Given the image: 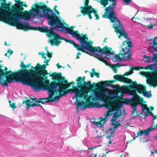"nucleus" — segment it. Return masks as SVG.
<instances>
[{"mask_svg": "<svg viewBox=\"0 0 157 157\" xmlns=\"http://www.w3.org/2000/svg\"><path fill=\"white\" fill-rule=\"evenodd\" d=\"M40 9L37 10H32L30 12H25L24 15L21 16L17 13H13L12 11L9 12L5 10L3 13H5L7 17L2 16L1 18L5 22L11 23L15 25L20 29H28L38 30L41 32H46L47 36L50 39L49 42L52 45L58 46L60 43L59 40H63V38L56 33L53 29L47 27H34L31 26L28 23L29 21L33 20L35 17L39 18H46L48 20V23L54 29H56L58 25L61 22L58 18L56 14L52 10H46L43 6H41Z\"/></svg>", "mask_w": 157, "mask_h": 157, "instance_id": "nucleus-1", "label": "nucleus"}, {"mask_svg": "<svg viewBox=\"0 0 157 157\" xmlns=\"http://www.w3.org/2000/svg\"><path fill=\"white\" fill-rule=\"evenodd\" d=\"M60 23L57 28L54 30L70 34L73 38L79 40L80 46L77 45L72 40H67V41L73 44L78 50L85 52V51L83 49H84L98 56V59L104 63L106 65L113 67L115 65L109 64V63L111 62L110 60L113 62H120L122 61H128L131 59L130 53L132 44L131 42L128 38L127 41L123 42V46H121L122 50L121 51L119 54L115 55L113 53L111 52L110 48L107 46L104 47L102 50L98 47H93L76 32L66 27L62 22Z\"/></svg>", "mask_w": 157, "mask_h": 157, "instance_id": "nucleus-2", "label": "nucleus"}, {"mask_svg": "<svg viewBox=\"0 0 157 157\" xmlns=\"http://www.w3.org/2000/svg\"><path fill=\"white\" fill-rule=\"evenodd\" d=\"M123 105V103L118 99L114 100L113 104L110 106L107 104L103 105L102 106L108 110L104 113L105 117L104 119L100 118L98 122L94 121L92 123L97 128L102 129L103 132H105L108 138L112 136L115 131L122 128L121 122L118 118L121 115V110L124 111Z\"/></svg>", "mask_w": 157, "mask_h": 157, "instance_id": "nucleus-3", "label": "nucleus"}, {"mask_svg": "<svg viewBox=\"0 0 157 157\" xmlns=\"http://www.w3.org/2000/svg\"><path fill=\"white\" fill-rule=\"evenodd\" d=\"M73 89H69L68 92L71 94H74L75 97L73 99L75 98L76 101V107L77 110L80 109L84 110L87 108L83 101L81 100L78 101V98H80L85 100V102L87 104H90V107L99 108L101 107V105L98 102H95L96 101H105L106 99L112 100L116 98L121 99V96H118L117 94H112L107 96L105 93L102 90L95 91L91 93L86 90H81L77 88H74V86H72Z\"/></svg>", "mask_w": 157, "mask_h": 157, "instance_id": "nucleus-4", "label": "nucleus"}, {"mask_svg": "<svg viewBox=\"0 0 157 157\" xmlns=\"http://www.w3.org/2000/svg\"><path fill=\"white\" fill-rule=\"evenodd\" d=\"M20 77L18 78L16 82H19L22 83L24 85L29 86L32 88L36 92L43 90H47L49 98L51 99H54V92L52 90V88L56 89L57 90L58 86L57 83L54 84L53 83L49 85V81H45V85L40 80V78H43L40 77H35L33 75L31 72L28 71L26 70H23V73L20 74Z\"/></svg>", "mask_w": 157, "mask_h": 157, "instance_id": "nucleus-5", "label": "nucleus"}, {"mask_svg": "<svg viewBox=\"0 0 157 157\" xmlns=\"http://www.w3.org/2000/svg\"><path fill=\"white\" fill-rule=\"evenodd\" d=\"M98 2H100L101 4L105 7L108 4L109 0H96ZM112 2V5H110L106 8L105 10V14L102 15L104 18H109L110 22L113 23V26L117 33H118L120 35L125 38H127V35L123 29L122 25L120 22L117 18L116 15L114 12V7L116 5V0H109Z\"/></svg>", "mask_w": 157, "mask_h": 157, "instance_id": "nucleus-6", "label": "nucleus"}, {"mask_svg": "<svg viewBox=\"0 0 157 157\" xmlns=\"http://www.w3.org/2000/svg\"><path fill=\"white\" fill-rule=\"evenodd\" d=\"M145 68L157 71V65L155 63L148 65L145 67ZM141 73L147 78V82L148 84L154 87L157 86V75L145 72H141Z\"/></svg>", "mask_w": 157, "mask_h": 157, "instance_id": "nucleus-7", "label": "nucleus"}, {"mask_svg": "<svg viewBox=\"0 0 157 157\" xmlns=\"http://www.w3.org/2000/svg\"><path fill=\"white\" fill-rule=\"evenodd\" d=\"M4 71H0V84H1L3 86H8V83H11L14 82V81L16 82V81L18 80V78L20 77L21 73H23V71L19 73H13L12 74L8 76V77H3L5 78L4 79L3 78H1L2 75L4 74Z\"/></svg>", "mask_w": 157, "mask_h": 157, "instance_id": "nucleus-8", "label": "nucleus"}, {"mask_svg": "<svg viewBox=\"0 0 157 157\" xmlns=\"http://www.w3.org/2000/svg\"><path fill=\"white\" fill-rule=\"evenodd\" d=\"M89 1L86 0L84 3V7H81V11L84 15L87 14L90 19H91L92 16L95 17L96 20H98L99 18L97 14V12L92 8L90 6H88Z\"/></svg>", "mask_w": 157, "mask_h": 157, "instance_id": "nucleus-9", "label": "nucleus"}, {"mask_svg": "<svg viewBox=\"0 0 157 157\" xmlns=\"http://www.w3.org/2000/svg\"><path fill=\"white\" fill-rule=\"evenodd\" d=\"M75 83V82H73L65 84L63 83H57L58 86L57 88V90L59 91V95L58 97H54V99L51 100V101L54 102L58 101L59 99H60L62 96H65L66 94V92L65 90H66L67 88L70 87L71 85L73 84L74 85Z\"/></svg>", "mask_w": 157, "mask_h": 157, "instance_id": "nucleus-10", "label": "nucleus"}, {"mask_svg": "<svg viewBox=\"0 0 157 157\" xmlns=\"http://www.w3.org/2000/svg\"><path fill=\"white\" fill-rule=\"evenodd\" d=\"M126 94H128L132 96L133 98L132 99L133 101L134 102H142L143 101V99L140 96L137 95L135 90L123 91L121 93V100H124L127 98L125 97V95Z\"/></svg>", "mask_w": 157, "mask_h": 157, "instance_id": "nucleus-11", "label": "nucleus"}, {"mask_svg": "<svg viewBox=\"0 0 157 157\" xmlns=\"http://www.w3.org/2000/svg\"><path fill=\"white\" fill-rule=\"evenodd\" d=\"M130 87L132 88L136 89L138 93L142 94L146 98H150L151 97V93L148 91L144 92L146 90L145 88L142 85L138 84L136 82H134L132 84L130 85Z\"/></svg>", "mask_w": 157, "mask_h": 157, "instance_id": "nucleus-12", "label": "nucleus"}, {"mask_svg": "<svg viewBox=\"0 0 157 157\" xmlns=\"http://www.w3.org/2000/svg\"><path fill=\"white\" fill-rule=\"evenodd\" d=\"M46 99H44L43 98H30V99L27 101L26 106L28 108L29 107H33L37 105V104L36 103H34L33 102H41L43 104H46L47 102L46 101H45Z\"/></svg>", "mask_w": 157, "mask_h": 157, "instance_id": "nucleus-13", "label": "nucleus"}, {"mask_svg": "<svg viewBox=\"0 0 157 157\" xmlns=\"http://www.w3.org/2000/svg\"><path fill=\"white\" fill-rule=\"evenodd\" d=\"M5 10H8V11L11 12V10L10 9V6L8 4H6L5 3H3L0 6V21H2L4 22L8 23L10 24L11 23H7L5 22L2 19H1L2 16H4L5 17H7L6 15L5 14V13H3V12Z\"/></svg>", "mask_w": 157, "mask_h": 157, "instance_id": "nucleus-14", "label": "nucleus"}, {"mask_svg": "<svg viewBox=\"0 0 157 157\" xmlns=\"http://www.w3.org/2000/svg\"><path fill=\"white\" fill-rule=\"evenodd\" d=\"M141 112L140 114L144 116V117H145L149 115L152 117L153 119L152 122L156 119L155 117L153 115V114L151 112H149V109L147 105L144 104H142L141 105Z\"/></svg>", "mask_w": 157, "mask_h": 157, "instance_id": "nucleus-15", "label": "nucleus"}, {"mask_svg": "<svg viewBox=\"0 0 157 157\" xmlns=\"http://www.w3.org/2000/svg\"><path fill=\"white\" fill-rule=\"evenodd\" d=\"M155 128L154 126H151V127L147 128L145 130L140 131L139 132H137V134L138 136L143 135L145 137H146L149 135L150 132L154 130Z\"/></svg>", "mask_w": 157, "mask_h": 157, "instance_id": "nucleus-16", "label": "nucleus"}, {"mask_svg": "<svg viewBox=\"0 0 157 157\" xmlns=\"http://www.w3.org/2000/svg\"><path fill=\"white\" fill-rule=\"evenodd\" d=\"M47 48H45V50L47 51L46 54H45L44 52H39L38 54L41 56L44 59V63H47L50 60V58L52 57V56L49 53V52L47 50Z\"/></svg>", "mask_w": 157, "mask_h": 157, "instance_id": "nucleus-17", "label": "nucleus"}, {"mask_svg": "<svg viewBox=\"0 0 157 157\" xmlns=\"http://www.w3.org/2000/svg\"><path fill=\"white\" fill-rule=\"evenodd\" d=\"M114 78L118 81H122L128 83L132 82L131 80L125 78L124 76H122L119 75H117L114 76Z\"/></svg>", "mask_w": 157, "mask_h": 157, "instance_id": "nucleus-18", "label": "nucleus"}, {"mask_svg": "<svg viewBox=\"0 0 157 157\" xmlns=\"http://www.w3.org/2000/svg\"><path fill=\"white\" fill-rule=\"evenodd\" d=\"M84 78H82L81 77H78L76 79L77 84L78 87L82 88L84 87Z\"/></svg>", "mask_w": 157, "mask_h": 157, "instance_id": "nucleus-19", "label": "nucleus"}, {"mask_svg": "<svg viewBox=\"0 0 157 157\" xmlns=\"http://www.w3.org/2000/svg\"><path fill=\"white\" fill-rule=\"evenodd\" d=\"M31 68L35 70L38 71V74L40 75H42L44 76H45L46 75H47L48 74L47 71L44 70L40 69L39 70V68L38 66H37V65L35 67H31Z\"/></svg>", "mask_w": 157, "mask_h": 157, "instance_id": "nucleus-20", "label": "nucleus"}, {"mask_svg": "<svg viewBox=\"0 0 157 157\" xmlns=\"http://www.w3.org/2000/svg\"><path fill=\"white\" fill-rule=\"evenodd\" d=\"M150 25H144L142 24H140L141 25H142L144 26H145L146 28L148 29H151L152 28L153 26H155L157 24V22L154 19V18H152V19H150Z\"/></svg>", "mask_w": 157, "mask_h": 157, "instance_id": "nucleus-21", "label": "nucleus"}, {"mask_svg": "<svg viewBox=\"0 0 157 157\" xmlns=\"http://www.w3.org/2000/svg\"><path fill=\"white\" fill-rule=\"evenodd\" d=\"M147 60L145 61V62H147L150 63L151 62H153L155 60L157 61V55H155V54L152 56H149L147 58Z\"/></svg>", "mask_w": 157, "mask_h": 157, "instance_id": "nucleus-22", "label": "nucleus"}, {"mask_svg": "<svg viewBox=\"0 0 157 157\" xmlns=\"http://www.w3.org/2000/svg\"><path fill=\"white\" fill-rule=\"evenodd\" d=\"M50 76L52 77V78L53 79L59 80L62 78L60 74L56 73L50 75Z\"/></svg>", "mask_w": 157, "mask_h": 157, "instance_id": "nucleus-23", "label": "nucleus"}, {"mask_svg": "<svg viewBox=\"0 0 157 157\" xmlns=\"http://www.w3.org/2000/svg\"><path fill=\"white\" fill-rule=\"evenodd\" d=\"M156 37H155L154 39V43H151L150 44L151 46L152 47V48H153V52L154 53H156L157 54V45H156V44H155V42L156 41L155 40L156 39Z\"/></svg>", "mask_w": 157, "mask_h": 157, "instance_id": "nucleus-24", "label": "nucleus"}, {"mask_svg": "<svg viewBox=\"0 0 157 157\" xmlns=\"http://www.w3.org/2000/svg\"><path fill=\"white\" fill-rule=\"evenodd\" d=\"M132 117L133 118L139 115L138 112L136 111H132Z\"/></svg>", "mask_w": 157, "mask_h": 157, "instance_id": "nucleus-25", "label": "nucleus"}, {"mask_svg": "<svg viewBox=\"0 0 157 157\" xmlns=\"http://www.w3.org/2000/svg\"><path fill=\"white\" fill-rule=\"evenodd\" d=\"M132 111L136 110L137 105L135 103H132L131 105Z\"/></svg>", "mask_w": 157, "mask_h": 157, "instance_id": "nucleus-26", "label": "nucleus"}, {"mask_svg": "<svg viewBox=\"0 0 157 157\" xmlns=\"http://www.w3.org/2000/svg\"><path fill=\"white\" fill-rule=\"evenodd\" d=\"M83 144L84 145L86 146H88L89 145V142L88 141V140L85 138L84 139L83 141Z\"/></svg>", "mask_w": 157, "mask_h": 157, "instance_id": "nucleus-27", "label": "nucleus"}, {"mask_svg": "<svg viewBox=\"0 0 157 157\" xmlns=\"http://www.w3.org/2000/svg\"><path fill=\"white\" fill-rule=\"evenodd\" d=\"M124 5H129L132 2V0H122Z\"/></svg>", "mask_w": 157, "mask_h": 157, "instance_id": "nucleus-28", "label": "nucleus"}, {"mask_svg": "<svg viewBox=\"0 0 157 157\" xmlns=\"http://www.w3.org/2000/svg\"><path fill=\"white\" fill-rule=\"evenodd\" d=\"M37 65L39 67V70L40 69L42 70L41 69H45L46 68V66L45 64L40 65L39 63H37Z\"/></svg>", "mask_w": 157, "mask_h": 157, "instance_id": "nucleus-29", "label": "nucleus"}, {"mask_svg": "<svg viewBox=\"0 0 157 157\" xmlns=\"http://www.w3.org/2000/svg\"><path fill=\"white\" fill-rule=\"evenodd\" d=\"M116 82V81L115 80H109L108 81H105V82H103L104 83H107V82H108L109 83H113L114 82Z\"/></svg>", "mask_w": 157, "mask_h": 157, "instance_id": "nucleus-30", "label": "nucleus"}, {"mask_svg": "<svg viewBox=\"0 0 157 157\" xmlns=\"http://www.w3.org/2000/svg\"><path fill=\"white\" fill-rule=\"evenodd\" d=\"M18 3L19 4V6L20 7V6H25V5H23V2H21L20 1H18Z\"/></svg>", "mask_w": 157, "mask_h": 157, "instance_id": "nucleus-31", "label": "nucleus"}, {"mask_svg": "<svg viewBox=\"0 0 157 157\" xmlns=\"http://www.w3.org/2000/svg\"><path fill=\"white\" fill-rule=\"evenodd\" d=\"M7 53H10L9 56H10L11 54H12L13 51L10 50H9L7 51Z\"/></svg>", "mask_w": 157, "mask_h": 157, "instance_id": "nucleus-32", "label": "nucleus"}, {"mask_svg": "<svg viewBox=\"0 0 157 157\" xmlns=\"http://www.w3.org/2000/svg\"><path fill=\"white\" fill-rule=\"evenodd\" d=\"M10 107L14 109L15 108V104L14 103L10 104Z\"/></svg>", "mask_w": 157, "mask_h": 157, "instance_id": "nucleus-33", "label": "nucleus"}, {"mask_svg": "<svg viewBox=\"0 0 157 157\" xmlns=\"http://www.w3.org/2000/svg\"><path fill=\"white\" fill-rule=\"evenodd\" d=\"M25 66V65H24V64L23 63V62H21V67L22 68H24V67Z\"/></svg>", "mask_w": 157, "mask_h": 157, "instance_id": "nucleus-34", "label": "nucleus"}, {"mask_svg": "<svg viewBox=\"0 0 157 157\" xmlns=\"http://www.w3.org/2000/svg\"><path fill=\"white\" fill-rule=\"evenodd\" d=\"M14 6L17 8H19V4L18 3V2H17V3H16L14 4Z\"/></svg>", "mask_w": 157, "mask_h": 157, "instance_id": "nucleus-35", "label": "nucleus"}, {"mask_svg": "<svg viewBox=\"0 0 157 157\" xmlns=\"http://www.w3.org/2000/svg\"><path fill=\"white\" fill-rule=\"evenodd\" d=\"M31 65V64H28V65H27L26 66H25L24 67V68H28Z\"/></svg>", "mask_w": 157, "mask_h": 157, "instance_id": "nucleus-36", "label": "nucleus"}, {"mask_svg": "<svg viewBox=\"0 0 157 157\" xmlns=\"http://www.w3.org/2000/svg\"><path fill=\"white\" fill-rule=\"evenodd\" d=\"M97 147L93 146V147H90V148L89 149H90L91 150H92L96 148Z\"/></svg>", "mask_w": 157, "mask_h": 157, "instance_id": "nucleus-37", "label": "nucleus"}, {"mask_svg": "<svg viewBox=\"0 0 157 157\" xmlns=\"http://www.w3.org/2000/svg\"><path fill=\"white\" fill-rule=\"evenodd\" d=\"M131 72H126V73L125 74H124V75H126V76H128L130 74H131Z\"/></svg>", "mask_w": 157, "mask_h": 157, "instance_id": "nucleus-38", "label": "nucleus"}, {"mask_svg": "<svg viewBox=\"0 0 157 157\" xmlns=\"http://www.w3.org/2000/svg\"><path fill=\"white\" fill-rule=\"evenodd\" d=\"M95 75L97 78L99 77V74L97 73H95Z\"/></svg>", "mask_w": 157, "mask_h": 157, "instance_id": "nucleus-39", "label": "nucleus"}, {"mask_svg": "<svg viewBox=\"0 0 157 157\" xmlns=\"http://www.w3.org/2000/svg\"><path fill=\"white\" fill-rule=\"evenodd\" d=\"M95 73H90V75H91V77H93L94 76V75H95Z\"/></svg>", "mask_w": 157, "mask_h": 157, "instance_id": "nucleus-40", "label": "nucleus"}, {"mask_svg": "<svg viewBox=\"0 0 157 157\" xmlns=\"http://www.w3.org/2000/svg\"><path fill=\"white\" fill-rule=\"evenodd\" d=\"M92 73H95H95H96V72H95V70L94 69H93L92 70Z\"/></svg>", "mask_w": 157, "mask_h": 157, "instance_id": "nucleus-41", "label": "nucleus"}, {"mask_svg": "<svg viewBox=\"0 0 157 157\" xmlns=\"http://www.w3.org/2000/svg\"><path fill=\"white\" fill-rule=\"evenodd\" d=\"M9 74V73L8 72V71H6L5 74V75H6V76H7Z\"/></svg>", "mask_w": 157, "mask_h": 157, "instance_id": "nucleus-42", "label": "nucleus"}, {"mask_svg": "<svg viewBox=\"0 0 157 157\" xmlns=\"http://www.w3.org/2000/svg\"><path fill=\"white\" fill-rule=\"evenodd\" d=\"M99 156L100 157H106L105 155H103L102 156H101L100 155H99Z\"/></svg>", "mask_w": 157, "mask_h": 157, "instance_id": "nucleus-43", "label": "nucleus"}, {"mask_svg": "<svg viewBox=\"0 0 157 157\" xmlns=\"http://www.w3.org/2000/svg\"><path fill=\"white\" fill-rule=\"evenodd\" d=\"M78 56V55H77L76 56V57L75 58V59H79L80 58Z\"/></svg>", "mask_w": 157, "mask_h": 157, "instance_id": "nucleus-44", "label": "nucleus"}, {"mask_svg": "<svg viewBox=\"0 0 157 157\" xmlns=\"http://www.w3.org/2000/svg\"><path fill=\"white\" fill-rule=\"evenodd\" d=\"M77 55H78V56L80 55H81V53L79 52H78Z\"/></svg>", "mask_w": 157, "mask_h": 157, "instance_id": "nucleus-45", "label": "nucleus"}, {"mask_svg": "<svg viewBox=\"0 0 157 157\" xmlns=\"http://www.w3.org/2000/svg\"><path fill=\"white\" fill-rule=\"evenodd\" d=\"M127 126H129L128 123V122H127ZM126 125H126V124L125 125V126H124L125 128L126 127Z\"/></svg>", "mask_w": 157, "mask_h": 157, "instance_id": "nucleus-46", "label": "nucleus"}, {"mask_svg": "<svg viewBox=\"0 0 157 157\" xmlns=\"http://www.w3.org/2000/svg\"><path fill=\"white\" fill-rule=\"evenodd\" d=\"M94 157H97V154H94Z\"/></svg>", "mask_w": 157, "mask_h": 157, "instance_id": "nucleus-47", "label": "nucleus"}, {"mask_svg": "<svg viewBox=\"0 0 157 157\" xmlns=\"http://www.w3.org/2000/svg\"><path fill=\"white\" fill-rule=\"evenodd\" d=\"M8 72L9 73V74H10V73H12V72L11 71H8Z\"/></svg>", "mask_w": 157, "mask_h": 157, "instance_id": "nucleus-48", "label": "nucleus"}, {"mask_svg": "<svg viewBox=\"0 0 157 157\" xmlns=\"http://www.w3.org/2000/svg\"><path fill=\"white\" fill-rule=\"evenodd\" d=\"M155 153L157 154V150H155L154 151Z\"/></svg>", "mask_w": 157, "mask_h": 157, "instance_id": "nucleus-49", "label": "nucleus"}, {"mask_svg": "<svg viewBox=\"0 0 157 157\" xmlns=\"http://www.w3.org/2000/svg\"><path fill=\"white\" fill-rule=\"evenodd\" d=\"M144 57L145 58H146V56L145 55L144 56Z\"/></svg>", "mask_w": 157, "mask_h": 157, "instance_id": "nucleus-50", "label": "nucleus"}, {"mask_svg": "<svg viewBox=\"0 0 157 157\" xmlns=\"http://www.w3.org/2000/svg\"><path fill=\"white\" fill-rule=\"evenodd\" d=\"M106 39H107V38H105V40H104V42H105V41H106L105 40H106Z\"/></svg>", "mask_w": 157, "mask_h": 157, "instance_id": "nucleus-51", "label": "nucleus"}, {"mask_svg": "<svg viewBox=\"0 0 157 157\" xmlns=\"http://www.w3.org/2000/svg\"><path fill=\"white\" fill-rule=\"evenodd\" d=\"M5 56H7V53H6V54H5Z\"/></svg>", "mask_w": 157, "mask_h": 157, "instance_id": "nucleus-52", "label": "nucleus"}, {"mask_svg": "<svg viewBox=\"0 0 157 157\" xmlns=\"http://www.w3.org/2000/svg\"><path fill=\"white\" fill-rule=\"evenodd\" d=\"M151 109H152V110H153V107H151Z\"/></svg>", "mask_w": 157, "mask_h": 157, "instance_id": "nucleus-53", "label": "nucleus"}, {"mask_svg": "<svg viewBox=\"0 0 157 157\" xmlns=\"http://www.w3.org/2000/svg\"><path fill=\"white\" fill-rule=\"evenodd\" d=\"M58 67H59V68H61V66H58Z\"/></svg>", "mask_w": 157, "mask_h": 157, "instance_id": "nucleus-54", "label": "nucleus"}, {"mask_svg": "<svg viewBox=\"0 0 157 157\" xmlns=\"http://www.w3.org/2000/svg\"><path fill=\"white\" fill-rule=\"evenodd\" d=\"M97 138H100V137H101V136H100V137H98V136H97Z\"/></svg>", "mask_w": 157, "mask_h": 157, "instance_id": "nucleus-55", "label": "nucleus"}, {"mask_svg": "<svg viewBox=\"0 0 157 157\" xmlns=\"http://www.w3.org/2000/svg\"><path fill=\"white\" fill-rule=\"evenodd\" d=\"M23 5H25V6H26V5L25 4V3H23Z\"/></svg>", "mask_w": 157, "mask_h": 157, "instance_id": "nucleus-56", "label": "nucleus"}, {"mask_svg": "<svg viewBox=\"0 0 157 157\" xmlns=\"http://www.w3.org/2000/svg\"><path fill=\"white\" fill-rule=\"evenodd\" d=\"M155 139H157V136H155Z\"/></svg>", "mask_w": 157, "mask_h": 157, "instance_id": "nucleus-57", "label": "nucleus"}, {"mask_svg": "<svg viewBox=\"0 0 157 157\" xmlns=\"http://www.w3.org/2000/svg\"><path fill=\"white\" fill-rule=\"evenodd\" d=\"M7 68L6 67H5V70L6 71L7 70Z\"/></svg>", "mask_w": 157, "mask_h": 157, "instance_id": "nucleus-58", "label": "nucleus"}, {"mask_svg": "<svg viewBox=\"0 0 157 157\" xmlns=\"http://www.w3.org/2000/svg\"><path fill=\"white\" fill-rule=\"evenodd\" d=\"M67 66L69 67H70V65H69L68 64Z\"/></svg>", "mask_w": 157, "mask_h": 157, "instance_id": "nucleus-59", "label": "nucleus"}, {"mask_svg": "<svg viewBox=\"0 0 157 157\" xmlns=\"http://www.w3.org/2000/svg\"><path fill=\"white\" fill-rule=\"evenodd\" d=\"M81 15H78L77 17H79Z\"/></svg>", "mask_w": 157, "mask_h": 157, "instance_id": "nucleus-60", "label": "nucleus"}, {"mask_svg": "<svg viewBox=\"0 0 157 157\" xmlns=\"http://www.w3.org/2000/svg\"><path fill=\"white\" fill-rule=\"evenodd\" d=\"M120 157H123V155H121L120 156Z\"/></svg>", "mask_w": 157, "mask_h": 157, "instance_id": "nucleus-61", "label": "nucleus"}, {"mask_svg": "<svg viewBox=\"0 0 157 157\" xmlns=\"http://www.w3.org/2000/svg\"><path fill=\"white\" fill-rule=\"evenodd\" d=\"M64 82H66V83H67V81H64Z\"/></svg>", "mask_w": 157, "mask_h": 157, "instance_id": "nucleus-62", "label": "nucleus"}, {"mask_svg": "<svg viewBox=\"0 0 157 157\" xmlns=\"http://www.w3.org/2000/svg\"><path fill=\"white\" fill-rule=\"evenodd\" d=\"M88 71H85V73H86Z\"/></svg>", "mask_w": 157, "mask_h": 157, "instance_id": "nucleus-63", "label": "nucleus"}, {"mask_svg": "<svg viewBox=\"0 0 157 157\" xmlns=\"http://www.w3.org/2000/svg\"><path fill=\"white\" fill-rule=\"evenodd\" d=\"M92 156V155H90V157H91Z\"/></svg>", "mask_w": 157, "mask_h": 157, "instance_id": "nucleus-64", "label": "nucleus"}]
</instances>
